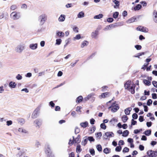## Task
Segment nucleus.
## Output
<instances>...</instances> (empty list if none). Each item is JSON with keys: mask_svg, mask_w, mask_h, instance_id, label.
Returning <instances> with one entry per match:
<instances>
[{"mask_svg": "<svg viewBox=\"0 0 157 157\" xmlns=\"http://www.w3.org/2000/svg\"><path fill=\"white\" fill-rule=\"evenodd\" d=\"M82 99L83 98L82 96H79L77 98L76 100V102L79 103L82 101Z\"/></svg>", "mask_w": 157, "mask_h": 157, "instance_id": "ea45409f", "label": "nucleus"}, {"mask_svg": "<svg viewBox=\"0 0 157 157\" xmlns=\"http://www.w3.org/2000/svg\"><path fill=\"white\" fill-rule=\"evenodd\" d=\"M143 82L147 86H150L151 84V82L147 79L144 80Z\"/></svg>", "mask_w": 157, "mask_h": 157, "instance_id": "2f4dec72", "label": "nucleus"}, {"mask_svg": "<svg viewBox=\"0 0 157 157\" xmlns=\"http://www.w3.org/2000/svg\"><path fill=\"white\" fill-rule=\"evenodd\" d=\"M18 131L19 132H21L23 133H26L27 132L26 130L22 128H19L18 129Z\"/></svg>", "mask_w": 157, "mask_h": 157, "instance_id": "37998d69", "label": "nucleus"}, {"mask_svg": "<svg viewBox=\"0 0 157 157\" xmlns=\"http://www.w3.org/2000/svg\"><path fill=\"white\" fill-rule=\"evenodd\" d=\"M132 109V108L131 107H128L127 108H126L124 110L125 114L126 115H129Z\"/></svg>", "mask_w": 157, "mask_h": 157, "instance_id": "412c9836", "label": "nucleus"}, {"mask_svg": "<svg viewBox=\"0 0 157 157\" xmlns=\"http://www.w3.org/2000/svg\"><path fill=\"white\" fill-rule=\"evenodd\" d=\"M127 141L128 142L130 143H133V140L131 138H129L127 140Z\"/></svg>", "mask_w": 157, "mask_h": 157, "instance_id": "680f3d73", "label": "nucleus"}, {"mask_svg": "<svg viewBox=\"0 0 157 157\" xmlns=\"http://www.w3.org/2000/svg\"><path fill=\"white\" fill-rule=\"evenodd\" d=\"M82 149L81 148V146L79 144L77 145L76 151L77 153H79L82 151Z\"/></svg>", "mask_w": 157, "mask_h": 157, "instance_id": "b1692460", "label": "nucleus"}, {"mask_svg": "<svg viewBox=\"0 0 157 157\" xmlns=\"http://www.w3.org/2000/svg\"><path fill=\"white\" fill-rule=\"evenodd\" d=\"M32 76V74L31 73L29 72L26 75H25V76L26 77L30 78Z\"/></svg>", "mask_w": 157, "mask_h": 157, "instance_id": "603ef678", "label": "nucleus"}, {"mask_svg": "<svg viewBox=\"0 0 157 157\" xmlns=\"http://www.w3.org/2000/svg\"><path fill=\"white\" fill-rule=\"evenodd\" d=\"M135 48L138 50H140L141 48V46L140 45H136L135 46Z\"/></svg>", "mask_w": 157, "mask_h": 157, "instance_id": "69168bd1", "label": "nucleus"}, {"mask_svg": "<svg viewBox=\"0 0 157 157\" xmlns=\"http://www.w3.org/2000/svg\"><path fill=\"white\" fill-rule=\"evenodd\" d=\"M148 156L150 157H156L157 156V151H153L152 150H148L147 153Z\"/></svg>", "mask_w": 157, "mask_h": 157, "instance_id": "39448f33", "label": "nucleus"}, {"mask_svg": "<svg viewBox=\"0 0 157 157\" xmlns=\"http://www.w3.org/2000/svg\"><path fill=\"white\" fill-rule=\"evenodd\" d=\"M111 152L110 149L108 147H106L103 150V152L106 154H107L110 153Z\"/></svg>", "mask_w": 157, "mask_h": 157, "instance_id": "a878e982", "label": "nucleus"}, {"mask_svg": "<svg viewBox=\"0 0 157 157\" xmlns=\"http://www.w3.org/2000/svg\"><path fill=\"white\" fill-rule=\"evenodd\" d=\"M129 134V132L127 130L124 131L122 133V136L123 137H127Z\"/></svg>", "mask_w": 157, "mask_h": 157, "instance_id": "c756f323", "label": "nucleus"}, {"mask_svg": "<svg viewBox=\"0 0 157 157\" xmlns=\"http://www.w3.org/2000/svg\"><path fill=\"white\" fill-rule=\"evenodd\" d=\"M95 136L97 139H100L102 136V133L101 132L96 133Z\"/></svg>", "mask_w": 157, "mask_h": 157, "instance_id": "72a5a7b5", "label": "nucleus"}, {"mask_svg": "<svg viewBox=\"0 0 157 157\" xmlns=\"http://www.w3.org/2000/svg\"><path fill=\"white\" fill-rule=\"evenodd\" d=\"M96 148L97 150L99 151H102V147L100 144H98L97 145Z\"/></svg>", "mask_w": 157, "mask_h": 157, "instance_id": "a19ab883", "label": "nucleus"}, {"mask_svg": "<svg viewBox=\"0 0 157 157\" xmlns=\"http://www.w3.org/2000/svg\"><path fill=\"white\" fill-rule=\"evenodd\" d=\"M87 140L86 137H85L83 140L82 142V145L85 146L86 144Z\"/></svg>", "mask_w": 157, "mask_h": 157, "instance_id": "58836bf2", "label": "nucleus"}, {"mask_svg": "<svg viewBox=\"0 0 157 157\" xmlns=\"http://www.w3.org/2000/svg\"><path fill=\"white\" fill-rule=\"evenodd\" d=\"M25 48V44L21 43L18 44L15 48V51L17 53H21Z\"/></svg>", "mask_w": 157, "mask_h": 157, "instance_id": "f257e3e1", "label": "nucleus"}, {"mask_svg": "<svg viewBox=\"0 0 157 157\" xmlns=\"http://www.w3.org/2000/svg\"><path fill=\"white\" fill-rule=\"evenodd\" d=\"M131 81H127L124 84V87L125 89H128L131 86L132 84Z\"/></svg>", "mask_w": 157, "mask_h": 157, "instance_id": "ddd939ff", "label": "nucleus"}, {"mask_svg": "<svg viewBox=\"0 0 157 157\" xmlns=\"http://www.w3.org/2000/svg\"><path fill=\"white\" fill-rule=\"evenodd\" d=\"M90 152L91 155H94L95 154V151L93 149H91L89 151Z\"/></svg>", "mask_w": 157, "mask_h": 157, "instance_id": "3c124183", "label": "nucleus"}, {"mask_svg": "<svg viewBox=\"0 0 157 157\" xmlns=\"http://www.w3.org/2000/svg\"><path fill=\"white\" fill-rule=\"evenodd\" d=\"M9 85L10 87L14 88L17 86V84L15 82L11 81L9 83Z\"/></svg>", "mask_w": 157, "mask_h": 157, "instance_id": "a211bd4d", "label": "nucleus"}, {"mask_svg": "<svg viewBox=\"0 0 157 157\" xmlns=\"http://www.w3.org/2000/svg\"><path fill=\"white\" fill-rule=\"evenodd\" d=\"M152 84L154 87L157 88V82L155 81H153L152 82Z\"/></svg>", "mask_w": 157, "mask_h": 157, "instance_id": "0e129e2a", "label": "nucleus"}, {"mask_svg": "<svg viewBox=\"0 0 157 157\" xmlns=\"http://www.w3.org/2000/svg\"><path fill=\"white\" fill-rule=\"evenodd\" d=\"M151 131L150 130H148L145 131L144 134L147 136H149L151 134Z\"/></svg>", "mask_w": 157, "mask_h": 157, "instance_id": "f704fd0d", "label": "nucleus"}, {"mask_svg": "<svg viewBox=\"0 0 157 157\" xmlns=\"http://www.w3.org/2000/svg\"><path fill=\"white\" fill-rule=\"evenodd\" d=\"M136 18L134 17H132L131 18L128 19L127 21V23H130L132 22H133L135 21Z\"/></svg>", "mask_w": 157, "mask_h": 157, "instance_id": "c85d7f7f", "label": "nucleus"}, {"mask_svg": "<svg viewBox=\"0 0 157 157\" xmlns=\"http://www.w3.org/2000/svg\"><path fill=\"white\" fill-rule=\"evenodd\" d=\"M108 95V93L106 92L102 93L101 95L99 96L100 98H105L107 97Z\"/></svg>", "mask_w": 157, "mask_h": 157, "instance_id": "393cba45", "label": "nucleus"}, {"mask_svg": "<svg viewBox=\"0 0 157 157\" xmlns=\"http://www.w3.org/2000/svg\"><path fill=\"white\" fill-rule=\"evenodd\" d=\"M122 149V147L121 146H117L115 148V151H116L119 152Z\"/></svg>", "mask_w": 157, "mask_h": 157, "instance_id": "a18cd8bd", "label": "nucleus"}, {"mask_svg": "<svg viewBox=\"0 0 157 157\" xmlns=\"http://www.w3.org/2000/svg\"><path fill=\"white\" fill-rule=\"evenodd\" d=\"M113 21V19L111 17L108 18L107 19V21L109 22H112Z\"/></svg>", "mask_w": 157, "mask_h": 157, "instance_id": "6e6d98bb", "label": "nucleus"}, {"mask_svg": "<svg viewBox=\"0 0 157 157\" xmlns=\"http://www.w3.org/2000/svg\"><path fill=\"white\" fill-rule=\"evenodd\" d=\"M153 19L154 21L157 24V11L154 10L152 13Z\"/></svg>", "mask_w": 157, "mask_h": 157, "instance_id": "0eeeda50", "label": "nucleus"}, {"mask_svg": "<svg viewBox=\"0 0 157 157\" xmlns=\"http://www.w3.org/2000/svg\"><path fill=\"white\" fill-rule=\"evenodd\" d=\"M56 35L59 37H63L64 33L62 32L57 31L56 32Z\"/></svg>", "mask_w": 157, "mask_h": 157, "instance_id": "7c9ffc66", "label": "nucleus"}, {"mask_svg": "<svg viewBox=\"0 0 157 157\" xmlns=\"http://www.w3.org/2000/svg\"><path fill=\"white\" fill-rule=\"evenodd\" d=\"M11 18L13 20L18 19L20 17V13L16 11L12 12L10 14Z\"/></svg>", "mask_w": 157, "mask_h": 157, "instance_id": "20e7f679", "label": "nucleus"}, {"mask_svg": "<svg viewBox=\"0 0 157 157\" xmlns=\"http://www.w3.org/2000/svg\"><path fill=\"white\" fill-rule=\"evenodd\" d=\"M100 127L101 128L103 129H105L106 128V126L105 125L104 123H102L100 125Z\"/></svg>", "mask_w": 157, "mask_h": 157, "instance_id": "de8ad7c7", "label": "nucleus"}, {"mask_svg": "<svg viewBox=\"0 0 157 157\" xmlns=\"http://www.w3.org/2000/svg\"><path fill=\"white\" fill-rule=\"evenodd\" d=\"M81 38V36L80 34H78L76 35L74 37L72 40L73 41H75L77 40H78Z\"/></svg>", "mask_w": 157, "mask_h": 157, "instance_id": "aec40b11", "label": "nucleus"}, {"mask_svg": "<svg viewBox=\"0 0 157 157\" xmlns=\"http://www.w3.org/2000/svg\"><path fill=\"white\" fill-rule=\"evenodd\" d=\"M128 120V117L126 115H124L121 117V120L124 123L126 122Z\"/></svg>", "mask_w": 157, "mask_h": 157, "instance_id": "5701e85b", "label": "nucleus"}, {"mask_svg": "<svg viewBox=\"0 0 157 157\" xmlns=\"http://www.w3.org/2000/svg\"><path fill=\"white\" fill-rule=\"evenodd\" d=\"M80 137V136L79 135H78L77 137L75 139L74 138V136H73V140H74V143L78 144L80 143L81 141Z\"/></svg>", "mask_w": 157, "mask_h": 157, "instance_id": "9d476101", "label": "nucleus"}, {"mask_svg": "<svg viewBox=\"0 0 157 157\" xmlns=\"http://www.w3.org/2000/svg\"><path fill=\"white\" fill-rule=\"evenodd\" d=\"M152 101L151 99H149L147 101V105L150 106L152 103Z\"/></svg>", "mask_w": 157, "mask_h": 157, "instance_id": "864d4df0", "label": "nucleus"}, {"mask_svg": "<svg viewBox=\"0 0 157 157\" xmlns=\"http://www.w3.org/2000/svg\"><path fill=\"white\" fill-rule=\"evenodd\" d=\"M112 2L115 4L114 6L115 9L118 8L120 5L119 2L117 0H112Z\"/></svg>", "mask_w": 157, "mask_h": 157, "instance_id": "f8f14e48", "label": "nucleus"}, {"mask_svg": "<svg viewBox=\"0 0 157 157\" xmlns=\"http://www.w3.org/2000/svg\"><path fill=\"white\" fill-rule=\"evenodd\" d=\"M118 122V120L117 119L113 118L109 121V122L111 124L114 125Z\"/></svg>", "mask_w": 157, "mask_h": 157, "instance_id": "f3484780", "label": "nucleus"}, {"mask_svg": "<svg viewBox=\"0 0 157 157\" xmlns=\"http://www.w3.org/2000/svg\"><path fill=\"white\" fill-rule=\"evenodd\" d=\"M141 8V5L138 4L134 8V10H140Z\"/></svg>", "mask_w": 157, "mask_h": 157, "instance_id": "e433bc0d", "label": "nucleus"}, {"mask_svg": "<svg viewBox=\"0 0 157 157\" xmlns=\"http://www.w3.org/2000/svg\"><path fill=\"white\" fill-rule=\"evenodd\" d=\"M12 124V122L11 121H6V125L7 126H10Z\"/></svg>", "mask_w": 157, "mask_h": 157, "instance_id": "4d7b16f0", "label": "nucleus"}, {"mask_svg": "<svg viewBox=\"0 0 157 157\" xmlns=\"http://www.w3.org/2000/svg\"><path fill=\"white\" fill-rule=\"evenodd\" d=\"M68 143L70 145H72V144L74 143V140H73V139L71 140V139H70L69 140Z\"/></svg>", "mask_w": 157, "mask_h": 157, "instance_id": "e2e57ef3", "label": "nucleus"}, {"mask_svg": "<svg viewBox=\"0 0 157 157\" xmlns=\"http://www.w3.org/2000/svg\"><path fill=\"white\" fill-rule=\"evenodd\" d=\"M73 30L75 33H78L79 32L78 28L76 26H74L73 27Z\"/></svg>", "mask_w": 157, "mask_h": 157, "instance_id": "c9c22d12", "label": "nucleus"}, {"mask_svg": "<svg viewBox=\"0 0 157 157\" xmlns=\"http://www.w3.org/2000/svg\"><path fill=\"white\" fill-rule=\"evenodd\" d=\"M98 29L92 32L91 33V36L92 38H96L98 34Z\"/></svg>", "mask_w": 157, "mask_h": 157, "instance_id": "1a4fd4ad", "label": "nucleus"}, {"mask_svg": "<svg viewBox=\"0 0 157 157\" xmlns=\"http://www.w3.org/2000/svg\"><path fill=\"white\" fill-rule=\"evenodd\" d=\"M82 109V107L81 106H77L76 109V111L78 112L81 113V109Z\"/></svg>", "mask_w": 157, "mask_h": 157, "instance_id": "8fccbe9b", "label": "nucleus"}, {"mask_svg": "<svg viewBox=\"0 0 157 157\" xmlns=\"http://www.w3.org/2000/svg\"><path fill=\"white\" fill-rule=\"evenodd\" d=\"M29 48L32 50H35L37 48V44L36 43L31 44L29 45Z\"/></svg>", "mask_w": 157, "mask_h": 157, "instance_id": "2eb2a0df", "label": "nucleus"}, {"mask_svg": "<svg viewBox=\"0 0 157 157\" xmlns=\"http://www.w3.org/2000/svg\"><path fill=\"white\" fill-rule=\"evenodd\" d=\"M119 14L118 12H115L113 14V17L115 19L117 18L118 17Z\"/></svg>", "mask_w": 157, "mask_h": 157, "instance_id": "4c0bfd02", "label": "nucleus"}, {"mask_svg": "<svg viewBox=\"0 0 157 157\" xmlns=\"http://www.w3.org/2000/svg\"><path fill=\"white\" fill-rule=\"evenodd\" d=\"M124 144V142L123 140H120L118 142V145L120 146Z\"/></svg>", "mask_w": 157, "mask_h": 157, "instance_id": "13d9d810", "label": "nucleus"}, {"mask_svg": "<svg viewBox=\"0 0 157 157\" xmlns=\"http://www.w3.org/2000/svg\"><path fill=\"white\" fill-rule=\"evenodd\" d=\"M114 135L113 133L112 132H107L105 133V136H106V138L113 137Z\"/></svg>", "mask_w": 157, "mask_h": 157, "instance_id": "4468645a", "label": "nucleus"}, {"mask_svg": "<svg viewBox=\"0 0 157 157\" xmlns=\"http://www.w3.org/2000/svg\"><path fill=\"white\" fill-rule=\"evenodd\" d=\"M34 123L36 124V126H39L41 124L40 121L38 120H36L34 121Z\"/></svg>", "mask_w": 157, "mask_h": 157, "instance_id": "79ce46f5", "label": "nucleus"}, {"mask_svg": "<svg viewBox=\"0 0 157 157\" xmlns=\"http://www.w3.org/2000/svg\"><path fill=\"white\" fill-rule=\"evenodd\" d=\"M89 2L85 1L83 2L82 4L84 6H87L89 5Z\"/></svg>", "mask_w": 157, "mask_h": 157, "instance_id": "774afa93", "label": "nucleus"}, {"mask_svg": "<svg viewBox=\"0 0 157 157\" xmlns=\"http://www.w3.org/2000/svg\"><path fill=\"white\" fill-rule=\"evenodd\" d=\"M85 17V13L83 11H80L77 14V17L78 18H83Z\"/></svg>", "mask_w": 157, "mask_h": 157, "instance_id": "dca6fc26", "label": "nucleus"}, {"mask_svg": "<svg viewBox=\"0 0 157 157\" xmlns=\"http://www.w3.org/2000/svg\"><path fill=\"white\" fill-rule=\"evenodd\" d=\"M108 109H110L112 112L115 113L119 109V106L118 105L115 101L109 107Z\"/></svg>", "mask_w": 157, "mask_h": 157, "instance_id": "7ed1b4c3", "label": "nucleus"}, {"mask_svg": "<svg viewBox=\"0 0 157 157\" xmlns=\"http://www.w3.org/2000/svg\"><path fill=\"white\" fill-rule=\"evenodd\" d=\"M22 76L19 74H18L16 77V78L18 80H20L22 79Z\"/></svg>", "mask_w": 157, "mask_h": 157, "instance_id": "c03bdc74", "label": "nucleus"}, {"mask_svg": "<svg viewBox=\"0 0 157 157\" xmlns=\"http://www.w3.org/2000/svg\"><path fill=\"white\" fill-rule=\"evenodd\" d=\"M103 17V15L102 14H100L98 15L95 16L94 18V19H99L102 18Z\"/></svg>", "mask_w": 157, "mask_h": 157, "instance_id": "cd10ccee", "label": "nucleus"}, {"mask_svg": "<svg viewBox=\"0 0 157 157\" xmlns=\"http://www.w3.org/2000/svg\"><path fill=\"white\" fill-rule=\"evenodd\" d=\"M88 140H89L90 141H94V139L92 136H89L86 137Z\"/></svg>", "mask_w": 157, "mask_h": 157, "instance_id": "49530a36", "label": "nucleus"}, {"mask_svg": "<svg viewBox=\"0 0 157 157\" xmlns=\"http://www.w3.org/2000/svg\"><path fill=\"white\" fill-rule=\"evenodd\" d=\"M135 85L134 83H132L131 86L128 89V90L131 92L132 94L135 93Z\"/></svg>", "mask_w": 157, "mask_h": 157, "instance_id": "6e6552de", "label": "nucleus"}, {"mask_svg": "<svg viewBox=\"0 0 157 157\" xmlns=\"http://www.w3.org/2000/svg\"><path fill=\"white\" fill-rule=\"evenodd\" d=\"M132 117L133 119H136L138 117V115L136 113H134L132 115Z\"/></svg>", "mask_w": 157, "mask_h": 157, "instance_id": "5fc2aeb1", "label": "nucleus"}, {"mask_svg": "<svg viewBox=\"0 0 157 157\" xmlns=\"http://www.w3.org/2000/svg\"><path fill=\"white\" fill-rule=\"evenodd\" d=\"M66 16L64 14H61L59 17L58 20L59 22H62L64 21L65 19Z\"/></svg>", "mask_w": 157, "mask_h": 157, "instance_id": "9b49d317", "label": "nucleus"}, {"mask_svg": "<svg viewBox=\"0 0 157 157\" xmlns=\"http://www.w3.org/2000/svg\"><path fill=\"white\" fill-rule=\"evenodd\" d=\"M47 20V16L45 14H42L38 17L39 24L40 25H43Z\"/></svg>", "mask_w": 157, "mask_h": 157, "instance_id": "f03ea898", "label": "nucleus"}, {"mask_svg": "<svg viewBox=\"0 0 157 157\" xmlns=\"http://www.w3.org/2000/svg\"><path fill=\"white\" fill-rule=\"evenodd\" d=\"M139 149L140 151H143L144 149V147L142 145H140L139 146Z\"/></svg>", "mask_w": 157, "mask_h": 157, "instance_id": "bf43d9fd", "label": "nucleus"}, {"mask_svg": "<svg viewBox=\"0 0 157 157\" xmlns=\"http://www.w3.org/2000/svg\"><path fill=\"white\" fill-rule=\"evenodd\" d=\"M136 30L138 31H140L145 33H147L148 32V29L147 28L145 27L139 26L136 29Z\"/></svg>", "mask_w": 157, "mask_h": 157, "instance_id": "423d86ee", "label": "nucleus"}, {"mask_svg": "<svg viewBox=\"0 0 157 157\" xmlns=\"http://www.w3.org/2000/svg\"><path fill=\"white\" fill-rule=\"evenodd\" d=\"M80 132V129L78 128H76L75 129V133L76 134Z\"/></svg>", "mask_w": 157, "mask_h": 157, "instance_id": "052dcab7", "label": "nucleus"}, {"mask_svg": "<svg viewBox=\"0 0 157 157\" xmlns=\"http://www.w3.org/2000/svg\"><path fill=\"white\" fill-rule=\"evenodd\" d=\"M27 8V6L26 4H23L21 6V8L24 9H26Z\"/></svg>", "mask_w": 157, "mask_h": 157, "instance_id": "338daca9", "label": "nucleus"}, {"mask_svg": "<svg viewBox=\"0 0 157 157\" xmlns=\"http://www.w3.org/2000/svg\"><path fill=\"white\" fill-rule=\"evenodd\" d=\"M88 44V42L87 41L84 40L81 43V47L83 48L84 47L87 46Z\"/></svg>", "mask_w": 157, "mask_h": 157, "instance_id": "4be33fe9", "label": "nucleus"}, {"mask_svg": "<svg viewBox=\"0 0 157 157\" xmlns=\"http://www.w3.org/2000/svg\"><path fill=\"white\" fill-rule=\"evenodd\" d=\"M129 149L127 147H125L123 150V152L124 153L128 152L129 151Z\"/></svg>", "mask_w": 157, "mask_h": 157, "instance_id": "09e8293b", "label": "nucleus"}, {"mask_svg": "<svg viewBox=\"0 0 157 157\" xmlns=\"http://www.w3.org/2000/svg\"><path fill=\"white\" fill-rule=\"evenodd\" d=\"M88 123L87 121L81 123L80 126L83 128H85L88 126Z\"/></svg>", "mask_w": 157, "mask_h": 157, "instance_id": "6ab92c4d", "label": "nucleus"}, {"mask_svg": "<svg viewBox=\"0 0 157 157\" xmlns=\"http://www.w3.org/2000/svg\"><path fill=\"white\" fill-rule=\"evenodd\" d=\"M62 40L60 39H57L56 40V45H59L61 44Z\"/></svg>", "mask_w": 157, "mask_h": 157, "instance_id": "bb28decb", "label": "nucleus"}, {"mask_svg": "<svg viewBox=\"0 0 157 157\" xmlns=\"http://www.w3.org/2000/svg\"><path fill=\"white\" fill-rule=\"evenodd\" d=\"M10 9L11 10H14L17 9V6L16 5L13 4L10 6Z\"/></svg>", "mask_w": 157, "mask_h": 157, "instance_id": "473e14b6", "label": "nucleus"}]
</instances>
